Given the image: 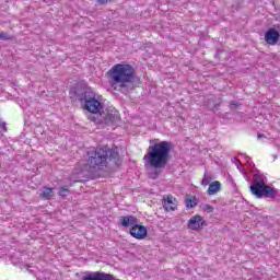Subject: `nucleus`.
Instances as JSON below:
<instances>
[{
    "mask_svg": "<svg viewBox=\"0 0 280 280\" xmlns=\"http://www.w3.org/2000/svg\"><path fill=\"white\" fill-rule=\"evenodd\" d=\"M109 85L114 91H128L135 89V82H139V78L135 72V68L128 63H116L106 73Z\"/></svg>",
    "mask_w": 280,
    "mask_h": 280,
    "instance_id": "1",
    "label": "nucleus"
},
{
    "mask_svg": "<svg viewBox=\"0 0 280 280\" xmlns=\"http://www.w3.org/2000/svg\"><path fill=\"white\" fill-rule=\"evenodd\" d=\"M172 143L161 141L149 145L147 154L143 156L144 166L153 170H165L170 161Z\"/></svg>",
    "mask_w": 280,
    "mask_h": 280,
    "instance_id": "2",
    "label": "nucleus"
},
{
    "mask_svg": "<svg viewBox=\"0 0 280 280\" xmlns=\"http://www.w3.org/2000/svg\"><path fill=\"white\" fill-rule=\"evenodd\" d=\"M108 154H110V149L108 147L90 149L88 151V160L83 166V172L89 174H94V172H100L108 165Z\"/></svg>",
    "mask_w": 280,
    "mask_h": 280,
    "instance_id": "3",
    "label": "nucleus"
},
{
    "mask_svg": "<svg viewBox=\"0 0 280 280\" xmlns=\"http://www.w3.org/2000/svg\"><path fill=\"white\" fill-rule=\"evenodd\" d=\"M249 189L256 198H277L278 194L275 188L266 185V180L259 175L254 177Z\"/></svg>",
    "mask_w": 280,
    "mask_h": 280,
    "instance_id": "4",
    "label": "nucleus"
},
{
    "mask_svg": "<svg viewBox=\"0 0 280 280\" xmlns=\"http://www.w3.org/2000/svg\"><path fill=\"white\" fill-rule=\"evenodd\" d=\"M84 108L88 113L93 115H100L102 117V110H104V103H102V96L95 93H85Z\"/></svg>",
    "mask_w": 280,
    "mask_h": 280,
    "instance_id": "5",
    "label": "nucleus"
},
{
    "mask_svg": "<svg viewBox=\"0 0 280 280\" xmlns=\"http://www.w3.org/2000/svg\"><path fill=\"white\" fill-rule=\"evenodd\" d=\"M190 231H202L207 226V220L200 214H196L188 220L187 224Z\"/></svg>",
    "mask_w": 280,
    "mask_h": 280,
    "instance_id": "6",
    "label": "nucleus"
},
{
    "mask_svg": "<svg viewBox=\"0 0 280 280\" xmlns=\"http://www.w3.org/2000/svg\"><path fill=\"white\" fill-rule=\"evenodd\" d=\"M119 119H121V116L117 109H108L105 115L101 116L100 121L107 125H114L119 124Z\"/></svg>",
    "mask_w": 280,
    "mask_h": 280,
    "instance_id": "7",
    "label": "nucleus"
},
{
    "mask_svg": "<svg viewBox=\"0 0 280 280\" xmlns=\"http://www.w3.org/2000/svg\"><path fill=\"white\" fill-rule=\"evenodd\" d=\"M129 234L131 237H135V240H145V237H148V228L138 223L135 228L129 230Z\"/></svg>",
    "mask_w": 280,
    "mask_h": 280,
    "instance_id": "8",
    "label": "nucleus"
},
{
    "mask_svg": "<svg viewBox=\"0 0 280 280\" xmlns=\"http://www.w3.org/2000/svg\"><path fill=\"white\" fill-rule=\"evenodd\" d=\"M178 207V200L175 199L174 196L167 195L163 198V208L165 211H176Z\"/></svg>",
    "mask_w": 280,
    "mask_h": 280,
    "instance_id": "9",
    "label": "nucleus"
},
{
    "mask_svg": "<svg viewBox=\"0 0 280 280\" xmlns=\"http://www.w3.org/2000/svg\"><path fill=\"white\" fill-rule=\"evenodd\" d=\"M280 34L275 28H269L265 33V40L267 45H277L279 43Z\"/></svg>",
    "mask_w": 280,
    "mask_h": 280,
    "instance_id": "10",
    "label": "nucleus"
},
{
    "mask_svg": "<svg viewBox=\"0 0 280 280\" xmlns=\"http://www.w3.org/2000/svg\"><path fill=\"white\" fill-rule=\"evenodd\" d=\"M120 224L125 229H132V228H135L136 225L139 224V219L135 215L120 217Z\"/></svg>",
    "mask_w": 280,
    "mask_h": 280,
    "instance_id": "11",
    "label": "nucleus"
},
{
    "mask_svg": "<svg viewBox=\"0 0 280 280\" xmlns=\"http://www.w3.org/2000/svg\"><path fill=\"white\" fill-rule=\"evenodd\" d=\"M83 280H113V276L104 272H91L84 276Z\"/></svg>",
    "mask_w": 280,
    "mask_h": 280,
    "instance_id": "12",
    "label": "nucleus"
},
{
    "mask_svg": "<svg viewBox=\"0 0 280 280\" xmlns=\"http://www.w3.org/2000/svg\"><path fill=\"white\" fill-rule=\"evenodd\" d=\"M222 190V184L218 180L212 182L208 187V196H215Z\"/></svg>",
    "mask_w": 280,
    "mask_h": 280,
    "instance_id": "13",
    "label": "nucleus"
},
{
    "mask_svg": "<svg viewBox=\"0 0 280 280\" xmlns=\"http://www.w3.org/2000/svg\"><path fill=\"white\" fill-rule=\"evenodd\" d=\"M39 196L44 198V200H51L55 196L54 188L44 187Z\"/></svg>",
    "mask_w": 280,
    "mask_h": 280,
    "instance_id": "14",
    "label": "nucleus"
},
{
    "mask_svg": "<svg viewBox=\"0 0 280 280\" xmlns=\"http://www.w3.org/2000/svg\"><path fill=\"white\" fill-rule=\"evenodd\" d=\"M185 202H186L187 209H194V207L198 205V199H196V196L194 195H188L186 196Z\"/></svg>",
    "mask_w": 280,
    "mask_h": 280,
    "instance_id": "15",
    "label": "nucleus"
},
{
    "mask_svg": "<svg viewBox=\"0 0 280 280\" xmlns=\"http://www.w3.org/2000/svg\"><path fill=\"white\" fill-rule=\"evenodd\" d=\"M211 180H213V175H211V173H209V172H206L203 174V178L201 180V185L203 187H207V185H209V183H211Z\"/></svg>",
    "mask_w": 280,
    "mask_h": 280,
    "instance_id": "16",
    "label": "nucleus"
},
{
    "mask_svg": "<svg viewBox=\"0 0 280 280\" xmlns=\"http://www.w3.org/2000/svg\"><path fill=\"white\" fill-rule=\"evenodd\" d=\"M213 206L209 205V203H203L201 206V211H203V213H213Z\"/></svg>",
    "mask_w": 280,
    "mask_h": 280,
    "instance_id": "17",
    "label": "nucleus"
},
{
    "mask_svg": "<svg viewBox=\"0 0 280 280\" xmlns=\"http://www.w3.org/2000/svg\"><path fill=\"white\" fill-rule=\"evenodd\" d=\"M59 196H60L61 198H67V196H69V188H67V187H61V188L59 189Z\"/></svg>",
    "mask_w": 280,
    "mask_h": 280,
    "instance_id": "18",
    "label": "nucleus"
},
{
    "mask_svg": "<svg viewBox=\"0 0 280 280\" xmlns=\"http://www.w3.org/2000/svg\"><path fill=\"white\" fill-rule=\"evenodd\" d=\"M0 39L1 40H11L12 37L10 35H8L7 33L1 32L0 33Z\"/></svg>",
    "mask_w": 280,
    "mask_h": 280,
    "instance_id": "19",
    "label": "nucleus"
},
{
    "mask_svg": "<svg viewBox=\"0 0 280 280\" xmlns=\"http://www.w3.org/2000/svg\"><path fill=\"white\" fill-rule=\"evenodd\" d=\"M0 128L3 130V132L8 131V127L5 126V122H0Z\"/></svg>",
    "mask_w": 280,
    "mask_h": 280,
    "instance_id": "20",
    "label": "nucleus"
},
{
    "mask_svg": "<svg viewBox=\"0 0 280 280\" xmlns=\"http://www.w3.org/2000/svg\"><path fill=\"white\" fill-rule=\"evenodd\" d=\"M97 3H100L101 5H105V3H108V1H113V0H96Z\"/></svg>",
    "mask_w": 280,
    "mask_h": 280,
    "instance_id": "21",
    "label": "nucleus"
},
{
    "mask_svg": "<svg viewBox=\"0 0 280 280\" xmlns=\"http://www.w3.org/2000/svg\"><path fill=\"white\" fill-rule=\"evenodd\" d=\"M158 177H159V174H156V173L150 175V178H152L153 180H154L155 178H158Z\"/></svg>",
    "mask_w": 280,
    "mask_h": 280,
    "instance_id": "22",
    "label": "nucleus"
},
{
    "mask_svg": "<svg viewBox=\"0 0 280 280\" xmlns=\"http://www.w3.org/2000/svg\"><path fill=\"white\" fill-rule=\"evenodd\" d=\"M262 137H265L264 133H258V135H257V138H258V139H262Z\"/></svg>",
    "mask_w": 280,
    "mask_h": 280,
    "instance_id": "23",
    "label": "nucleus"
}]
</instances>
